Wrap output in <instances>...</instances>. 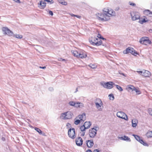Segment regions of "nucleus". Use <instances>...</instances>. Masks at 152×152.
Listing matches in <instances>:
<instances>
[{"instance_id":"nucleus-1","label":"nucleus","mask_w":152,"mask_h":152,"mask_svg":"<svg viewBox=\"0 0 152 152\" xmlns=\"http://www.w3.org/2000/svg\"><path fill=\"white\" fill-rule=\"evenodd\" d=\"M103 13H96V15L97 18L99 20L102 21H107L109 20V18L107 16L106 14L104 13L105 12L103 11Z\"/></svg>"},{"instance_id":"nucleus-2","label":"nucleus","mask_w":152,"mask_h":152,"mask_svg":"<svg viewBox=\"0 0 152 152\" xmlns=\"http://www.w3.org/2000/svg\"><path fill=\"white\" fill-rule=\"evenodd\" d=\"M73 115V113L72 112L69 111L61 113L60 118L63 120L70 119L72 118Z\"/></svg>"},{"instance_id":"nucleus-3","label":"nucleus","mask_w":152,"mask_h":152,"mask_svg":"<svg viewBox=\"0 0 152 152\" xmlns=\"http://www.w3.org/2000/svg\"><path fill=\"white\" fill-rule=\"evenodd\" d=\"M91 40H89L90 42L94 45L99 46L101 45L102 41L96 37H92Z\"/></svg>"},{"instance_id":"nucleus-4","label":"nucleus","mask_w":152,"mask_h":152,"mask_svg":"<svg viewBox=\"0 0 152 152\" xmlns=\"http://www.w3.org/2000/svg\"><path fill=\"white\" fill-rule=\"evenodd\" d=\"M99 127L94 126L89 130V136L92 138H94L96 135L97 131L99 130Z\"/></svg>"},{"instance_id":"nucleus-5","label":"nucleus","mask_w":152,"mask_h":152,"mask_svg":"<svg viewBox=\"0 0 152 152\" xmlns=\"http://www.w3.org/2000/svg\"><path fill=\"white\" fill-rule=\"evenodd\" d=\"M103 11L105 12L104 13L106 14L107 16L109 17V20L110 19L111 16H115V12L112 10H109V9H104L103 10Z\"/></svg>"},{"instance_id":"nucleus-6","label":"nucleus","mask_w":152,"mask_h":152,"mask_svg":"<svg viewBox=\"0 0 152 152\" xmlns=\"http://www.w3.org/2000/svg\"><path fill=\"white\" fill-rule=\"evenodd\" d=\"M101 85L103 87L107 89H110L112 88L115 84L111 81L107 82L106 83H102Z\"/></svg>"},{"instance_id":"nucleus-7","label":"nucleus","mask_w":152,"mask_h":152,"mask_svg":"<svg viewBox=\"0 0 152 152\" xmlns=\"http://www.w3.org/2000/svg\"><path fill=\"white\" fill-rule=\"evenodd\" d=\"M132 19L133 21H135L140 18V13L138 12H133L131 13Z\"/></svg>"},{"instance_id":"nucleus-8","label":"nucleus","mask_w":152,"mask_h":152,"mask_svg":"<svg viewBox=\"0 0 152 152\" xmlns=\"http://www.w3.org/2000/svg\"><path fill=\"white\" fill-rule=\"evenodd\" d=\"M2 30L4 32V34H7L9 36H12L14 35L13 32L8 29L7 27H4L2 28Z\"/></svg>"},{"instance_id":"nucleus-9","label":"nucleus","mask_w":152,"mask_h":152,"mask_svg":"<svg viewBox=\"0 0 152 152\" xmlns=\"http://www.w3.org/2000/svg\"><path fill=\"white\" fill-rule=\"evenodd\" d=\"M140 42L141 44L146 45L151 44V42L147 37H143L141 38L140 40Z\"/></svg>"},{"instance_id":"nucleus-10","label":"nucleus","mask_w":152,"mask_h":152,"mask_svg":"<svg viewBox=\"0 0 152 152\" xmlns=\"http://www.w3.org/2000/svg\"><path fill=\"white\" fill-rule=\"evenodd\" d=\"M68 135L69 137L72 139H74L75 137V129L74 128H71L68 131Z\"/></svg>"},{"instance_id":"nucleus-11","label":"nucleus","mask_w":152,"mask_h":152,"mask_svg":"<svg viewBox=\"0 0 152 152\" xmlns=\"http://www.w3.org/2000/svg\"><path fill=\"white\" fill-rule=\"evenodd\" d=\"M116 115L119 118L124 119L126 120H128L127 115L123 112L119 111L117 112Z\"/></svg>"},{"instance_id":"nucleus-12","label":"nucleus","mask_w":152,"mask_h":152,"mask_svg":"<svg viewBox=\"0 0 152 152\" xmlns=\"http://www.w3.org/2000/svg\"><path fill=\"white\" fill-rule=\"evenodd\" d=\"M132 136L134 137L136 140L139 142L143 145L147 146H148V145L146 142H145L142 140L140 139V138L139 136L134 134H133Z\"/></svg>"},{"instance_id":"nucleus-13","label":"nucleus","mask_w":152,"mask_h":152,"mask_svg":"<svg viewBox=\"0 0 152 152\" xmlns=\"http://www.w3.org/2000/svg\"><path fill=\"white\" fill-rule=\"evenodd\" d=\"M129 53H131L133 55L135 54H137V52H135V50L132 48L129 47L127 48L126 50L123 51L124 54H126Z\"/></svg>"},{"instance_id":"nucleus-14","label":"nucleus","mask_w":152,"mask_h":152,"mask_svg":"<svg viewBox=\"0 0 152 152\" xmlns=\"http://www.w3.org/2000/svg\"><path fill=\"white\" fill-rule=\"evenodd\" d=\"M96 100L98 102L95 103L96 107L99 110L101 111L102 109L100 107L102 104V102L100 99H97Z\"/></svg>"},{"instance_id":"nucleus-15","label":"nucleus","mask_w":152,"mask_h":152,"mask_svg":"<svg viewBox=\"0 0 152 152\" xmlns=\"http://www.w3.org/2000/svg\"><path fill=\"white\" fill-rule=\"evenodd\" d=\"M75 142L77 145L81 146L83 144V140L81 137H79L76 139Z\"/></svg>"},{"instance_id":"nucleus-16","label":"nucleus","mask_w":152,"mask_h":152,"mask_svg":"<svg viewBox=\"0 0 152 152\" xmlns=\"http://www.w3.org/2000/svg\"><path fill=\"white\" fill-rule=\"evenodd\" d=\"M86 143L87 147L88 148H91L94 145V143L92 140H86Z\"/></svg>"},{"instance_id":"nucleus-17","label":"nucleus","mask_w":152,"mask_h":152,"mask_svg":"<svg viewBox=\"0 0 152 152\" xmlns=\"http://www.w3.org/2000/svg\"><path fill=\"white\" fill-rule=\"evenodd\" d=\"M86 118V115L85 113L82 114V115H80L77 117L76 118L79 119L80 121H84L85 120Z\"/></svg>"},{"instance_id":"nucleus-18","label":"nucleus","mask_w":152,"mask_h":152,"mask_svg":"<svg viewBox=\"0 0 152 152\" xmlns=\"http://www.w3.org/2000/svg\"><path fill=\"white\" fill-rule=\"evenodd\" d=\"M118 138L120 140L128 142L131 141V139L128 136L124 135L123 137H119Z\"/></svg>"},{"instance_id":"nucleus-19","label":"nucleus","mask_w":152,"mask_h":152,"mask_svg":"<svg viewBox=\"0 0 152 152\" xmlns=\"http://www.w3.org/2000/svg\"><path fill=\"white\" fill-rule=\"evenodd\" d=\"M143 71L144 72H143V74L142 75V76L145 77H149L151 76V74L150 72L146 70Z\"/></svg>"},{"instance_id":"nucleus-20","label":"nucleus","mask_w":152,"mask_h":152,"mask_svg":"<svg viewBox=\"0 0 152 152\" xmlns=\"http://www.w3.org/2000/svg\"><path fill=\"white\" fill-rule=\"evenodd\" d=\"M138 121L137 119L134 118L132 120V126L134 127H135L137 125Z\"/></svg>"},{"instance_id":"nucleus-21","label":"nucleus","mask_w":152,"mask_h":152,"mask_svg":"<svg viewBox=\"0 0 152 152\" xmlns=\"http://www.w3.org/2000/svg\"><path fill=\"white\" fill-rule=\"evenodd\" d=\"M84 107V104L82 103L78 102L75 103V107L82 108Z\"/></svg>"},{"instance_id":"nucleus-22","label":"nucleus","mask_w":152,"mask_h":152,"mask_svg":"<svg viewBox=\"0 0 152 152\" xmlns=\"http://www.w3.org/2000/svg\"><path fill=\"white\" fill-rule=\"evenodd\" d=\"M71 52L72 54L74 56L77 57V58H78L80 52L79 53L76 50H72Z\"/></svg>"},{"instance_id":"nucleus-23","label":"nucleus","mask_w":152,"mask_h":152,"mask_svg":"<svg viewBox=\"0 0 152 152\" xmlns=\"http://www.w3.org/2000/svg\"><path fill=\"white\" fill-rule=\"evenodd\" d=\"M45 1H41L40 2V8L41 9H44L46 6V3L45 2Z\"/></svg>"},{"instance_id":"nucleus-24","label":"nucleus","mask_w":152,"mask_h":152,"mask_svg":"<svg viewBox=\"0 0 152 152\" xmlns=\"http://www.w3.org/2000/svg\"><path fill=\"white\" fill-rule=\"evenodd\" d=\"M87 56V55L84 53L83 52H80V54H79L78 58H85Z\"/></svg>"},{"instance_id":"nucleus-25","label":"nucleus","mask_w":152,"mask_h":152,"mask_svg":"<svg viewBox=\"0 0 152 152\" xmlns=\"http://www.w3.org/2000/svg\"><path fill=\"white\" fill-rule=\"evenodd\" d=\"M91 124L90 122H86L83 125L87 129H88L90 128L91 125Z\"/></svg>"},{"instance_id":"nucleus-26","label":"nucleus","mask_w":152,"mask_h":152,"mask_svg":"<svg viewBox=\"0 0 152 152\" xmlns=\"http://www.w3.org/2000/svg\"><path fill=\"white\" fill-rule=\"evenodd\" d=\"M148 20H146L145 18H140L139 22L141 24H143L144 23L146 22Z\"/></svg>"},{"instance_id":"nucleus-27","label":"nucleus","mask_w":152,"mask_h":152,"mask_svg":"<svg viewBox=\"0 0 152 152\" xmlns=\"http://www.w3.org/2000/svg\"><path fill=\"white\" fill-rule=\"evenodd\" d=\"M146 136L148 137H152V131H149L146 134Z\"/></svg>"},{"instance_id":"nucleus-28","label":"nucleus","mask_w":152,"mask_h":152,"mask_svg":"<svg viewBox=\"0 0 152 152\" xmlns=\"http://www.w3.org/2000/svg\"><path fill=\"white\" fill-rule=\"evenodd\" d=\"M58 2L62 5H66L67 4V2L64 0H58Z\"/></svg>"},{"instance_id":"nucleus-29","label":"nucleus","mask_w":152,"mask_h":152,"mask_svg":"<svg viewBox=\"0 0 152 152\" xmlns=\"http://www.w3.org/2000/svg\"><path fill=\"white\" fill-rule=\"evenodd\" d=\"M114 86H116V88L120 91H123L122 88L119 86L117 85H116L115 84Z\"/></svg>"},{"instance_id":"nucleus-30","label":"nucleus","mask_w":152,"mask_h":152,"mask_svg":"<svg viewBox=\"0 0 152 152\" xmlns=\"http://www.w3.org/2000/svg\"><path fill=\"white\" fill-rule=\"evenodd\" d=\"M127 88L129 90H132V91H134V89H135V87L132 85H129L127 86Z\"/></svg>"},{"instance_id":"nucleus-31","label":"nucleus","mask_w":152,"mask_h":152,"mask_svg":"<svg viewBox=\"0 0 152 152\" xmlns=\"http://www.w3.org/2000/svg\"><path fill=\"white\" fill-rule=\"evenodd\" d=\"M12 36L15 37L16 38L18 39H21L22 38V36L21 35L15 34H14V35Z\"/></svg>"},{"instance_id":"nucleus-32","label":"nucleus","mask_w":152,"mask_h":152,"mask_svg":"<svg viewBox=\"0 0 152 152\" xmlns=\"http://www.w3.org/2000/svg\"><path fill=\"white\" fill-rule=\"evenodd\" d=\"M34 129L39 134H42V132L41 130L39 128L37 127H35Z\"/></svg>"},{"instance_id":"nucleus-33","label":"nucleus","mask_w":152,"mask_h":152,"mask_svg":"<svg viewBox=\"0 0 152 152\" xmlns=\"http://www.w3.org/2000/svg\"><path fill=\"white\" fill-rule=\"evenodd\" d=\"M81 131L82 132H84L87 129L83 125L81 126L80 128Z\"/></svg>"},{"instance_id":"nucleus-34","label":"nucleus","mask_w":152,"mask_h":152,"mask_svg":"<svg viewBox=\"0 0 152 152\" xmlns=\"http://www.w3.org/2000/svg\"><path fill=\"white\" fill-rule=\"evenodd\" d=\"M144 13L147 15L151 14H152L151 12L149 10H145Z\"/></svg>"},{"instance_id":"nucleus-35","label":"nucleus","mask_w":152,"mask_h":152,"mask_svg":"<svg viewBox=\"0 0 152 152\" xmlns=\"http://www.w3.org/2000/svg\"><path fill=\"white\" fill-rule=\"evenodd\" d=\"M109 96L110 97V100H113L114 99V97L113 95L112 94H110L109 95Z\"/></svg>"},{"instance_id":"nucleus-36","label":"nucleus","mask_w":152,"mask_h":152,"mask_svg":"<svg viewBox=\"0 0 152 152\" xmlns=\"http://www.w3.org/2000/svg\"><path fill=\"white\" fill-rule=\"evenodd\" d=\"M75 103L74 102L71 101L69 103V104L70 106L75 107Z\"/></svg>"},{"instance_id":"nucleus-37","label":"nucleus","mask_w":152,"mask_h":152,"mask_svg":"<svg viewBox=\"0 0 152 152\" xmlns=\"http://www.w3.org/2000/svg\"><path fill=\"white\" fill-rule=\"evenodd\" d=\"M89 66L92 69H95L96 67V66L94 64H90Z\"/></svg>"},{"instance_id":"nucleus-38","label":"nucleus","mask_w":152,"mask_h":152,"mask_svg":"<svg viewBox=\"0 0 152 152\" xmlns=\"http://www.w3.org/2000/svg\"><path fill=\"white\" fill-rule=\"evenodd\" d=\"M80 120L76 119L75 120L74 124L76 125H78L80 123Z\"/></svg>"},{"instance_id":"nucleus-39","label":"nucleus","mask_w":152,"mask_h":152,"mask_svg":"<svg viewBox=\"0 0 152 152\" xmlns=\"http://www.w3.org/2000/svg\"><path fill=\"white\" fill-rule=\"evenodd\" d=\"M134 91H135L136 93L138 94H139L141 93L140 91L138 89L136 88H135V89H134Z\"/></svg>"},{"instance_id":"nucleus-40","label":"nucleus","mask_w":152,"mask_h":152,"mask_svg":"<svg viewBox=\"0 0 152 152\" xmlns=\"http://www.w3.org/2000/svg\"><path fill=\"white\" fill-rule=\"evenodd\" d=\"M148 112L150 115L152 116V109L151 108H149L148 109Z\"/></svg>"},{"instance_id":"nucleus-41","label":"nucleus","mask_w":152,"mask_h":152,"mask_svg":"<svg viewBox=\"0 0 152 152\" xmlns=\"http://www.w3.org/2000/svg\"><path fill=\"white\" fill-rule=\"evenodd\" d=\"M97 37L98 38H99V39H102L103 40H106V39L102 37L101 36V35L100 34H98V36H97Z\"/></svg>"},{"instance_id":"nucleus-42","label":"nucleus","mask_w":152,"mask_h":152,"mask_svg":"<svg viewBox=\"0 0 152 152\" xmlns=\"http://www.w3.org/2000/svg\"><path fill=\"white\" fill-rule=\"evenodd\" d=\"M44 1H47L48 2H50V4L53 3V2H52L53 0H44Z\"/></svg>"},{"instance_id":"nucleus-43","label":"nucleus","mask_w":152,"mask_h":152,"mask_svg":"<svg viewBox=\"0 0 152 152\" xmlns=\"http://www.w3.org/2000/svg\"><path fill=\"white\" fill-rule=\"evenodd\" d=\"M137 72H138L139 74H140V75H142L143 74V71H137Z\"/></svg>"},{"instance_id":"nucleus-44","label":"nucleus","mask_w":152,"mask_h":152,"mask_svg":"<svg viewBox=\"0 0 152 152\" xmlns=\"http://www.w3.org/2000/svg\"><path fill=\"white\" fill-rule=\"evenodd\" d=\"M49 13L50 15H51V16H53V13L52 11H49Z\"/></svg>"},{"instance_id":"nucleus-45","label":"nucleus","mask_w":152,"mask_h":152,"mask_svg":"<svg viewBox=\"0 0 152 152\" xmlns=\"http://www.w3.org/2000/svg\"><path fill=\"white\" fill-rule=\"evenodd\" d=\"M49 90L50 91H52L53 90V88L52 87H50L49 88Z\"/></svg>"},{"instance_id":"nucleus-46","label":"nucleus","mask_w":152,"mask_h":152,"mask_svg":"<svg viewBox=\"0 0 152 152\" xmlns=\"http://www.w3.org/2000/svg\"><path fill=\"white\" fill-rule=\"evenodd\" d=\"M58 60L59 61H64L65 60V59H62L61 58H58Z\"/></svg>"},{"instance_id":"nucleus-47","label":"nucleus","mask_w":152,"mask_h":152,"mask_svg":"<svg viewBox=\"0 0 152 152\" xmlns=\"http://www.w3.org/2000/svg\"><path fill=\"white\" fill-rule=\"evenodd\" d=\"M13 0L18 3H20V2L19 0Z\"/></svg>"},{"instance_id":"nucleus-48","label":"nucleus","mask_w":152,"mask_h":152,"mask_svg":"<svg viewBox=\"0 0 152 152\" xmlns=\"http://www.w3.org/2000/svg\"><path fill=\"white\" fill-rule=\"evenodd\" d=\"M130 5H132V6H135V5H136V4L134 3H130Z\"/></svg>"},{"instance_id":"nucleus-49","label":"nucleus","mask_w":152,"mask_h":152,"mask_svg":"<svg viewBox=\"0 0 152 152\" xmlns=\"http://www.w3.org/2000/svg\"><path fill=\"white\" fill-rule=\"evenodd\" d=\"M119 73L121 75H122L123 76H124V77L126 76V75L123 73H121L120 72H119Z\"/></svg>"},{"instance_id":"nucleus-50","label":"nucleus","mask_w":152,"mask_h":152,"mask_svg":"<svg viewBox=\"0 0 152 152\" xmlns=\"http://www.w3.org/2000/svg\"><path fill=\"white\" fill-rule=\"evenodd\" d=\"M75 17H77V18H81V16H79V15H75Z\"/></svg>"},{"instance_id":"nucleus-51","label":"nucleus","mask_w":152,"mask_h":152,"mask_svg":"<svg viewBox=\"0 0 152 152\" xmlns=\"http://www.w3.org/2000/svg\"><path fill=\"white\" fill-rule=\"evenodd\" d=\"M94 152H99V151L98 149H95L94 150Z\"/></svg>"},{"instance_id":"nucleus-52","label":"nucleus","mask_w":152,"mask_h":152,"mask_svg":"<svg viewBox=\"0 0 152 152\" xmlns=\"http://www.w3.org/2000/svg\"><path fill=\"white\" fill-rule=\"evenodd\" d=\"M66 126L68 127H69L70 126V124L69 123H67L66 124Z\"/></svg>"},{"instance_id":"nucleus-53","label":"nucleus","mask_w":152,"mask_h":152,"mask_svg":"<svg viewBox=\"0 0 152 152\" xmlns=\"http://www.w3.org/2000/svg\"><path fill=\"white\" fill-rule=\"evenodd\" d=\"M83 132L81 134V136H83L85 134V132Z\"/></svg>"},{"instance_id":"nucleus-54","label":"nucleus","mask_w":152,"mask_h":152,"mask_svg":"<svg viewBox=\"0 0 152 152\" xmlns=\"http://www.w3.org/2000/svg\"><path fill=\"white\" fill-rule=\"evenodd\" d=\"M39 68H42V69H45L46 68V67H45V66H43V67L40 66Z\"/></svg>"},{"instance_id":"nucleus-55","label":"nucleus","mask_w":152,"mask_h":152,"mask_svg":"<svg viewBox=\"0 0 152 152\" xmlns=\"http://www.w3.org/2000/svg\"><path fill=\"white\" fill-rule=\"evenodd\" d=\"M70 15L72 17H75V15H74L73 14H70Z\"/></svg>"},{"instance_id":"nucleus-56","label":"nucleus","mask_w":152,"mask_h":152,"mask_svg":"<svg viewBox=\"0 0 152 152\" xmlns=\"http://www.w3.org/2000/svg\"><path fill=\"white\" fill-rule=\"evenodd\" d=\"M86 152H92V151L91 150L88 149L87 150Z\"/></svg>"},{"instance_id":"nucleus-57","label":"nucleus","mask_w":152,"mask_h":152,"mask_svg":"<svg viewBox=\"0 0 152 152\" xmlns=\"http://www.w3.org/2000/svg\"><path fill=\"white\" fill-rule=\"evenodd\" d=\"M148 31L150 33H151L152 32V29H150L148 30Z\"/></svg>"},{"instance_id":"nucleus-58","label":"nucleus","mask_w":152,"mask_h":152,"mask_svg":"<svg viewBox=\"0 0 152 152\" xmlns=\"http://www.w3.org/2000/svg\"><path fill=\"white\" fill-rule=\"evenodd\" d=\"M42 134V135L44 136H46L45 134V133H43L42 132V134Z\"/></svg>"},{"instance_id":"nucleus-59","label":"nucleus","mask_w":152,"mask_h":152,"mask_svg":"<svg viewBox=\"0 0 152 152\" xmlns=\"http://www.w3.org/2000/svg\"><path fill=\"white\" fill-rule=\"evenodd\" d=\"M119 9V8L118 7H117L115 8V10H118Z\"/></svg>"},{"instance_id":"nucleus-60","label":"nucleus","mask_w":152,"mask_h":152,"mask_svg":"<svg viewBox=\"0 0 152 152\" xmlns=\"http://www.w3.org/2000/svg\"><path fill=\"white\" fill-rule=\"evenodd\" d=\"M78 91V88H77L76 89V91H75V92H76Z\"/></svg>"},{"instance_id":"nucleus-61","label":"nucleus","mask_w":152,"mask_h":152,"mask_svg":"<svg viewBox=\"0 0 152 152\" xmlns=\"http://www.w3.org/2000/svg\"><path fill=\"white\" fill-rule=\"evenodd\" d=\"M2 140L4 141L5 140V138L4 137H2Z\"/></svg>"}]
</instances>
